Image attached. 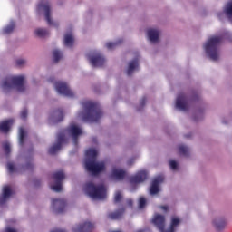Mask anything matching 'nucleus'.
<instances>
[{
	"label": "nucleus",
	"mask_w": 232,
	"mask_h": 232,
	"mask_svg": "<svg viewBox=\"0 0 232 232\" xmlns=\"http://www.w3.org/2000/svg\"><path fill=\"white\" fill-rule=\"evenodd\" d=\"M66 133L72 138L73 144L77 146V139L82 135V129L75 124H71L67 130H61L57 135L56 143L49 149L50 155H55V153L61 150L63 144H66L68 140V139H66Z\"/></svg>",
	"instance_id": "nucleus-1"
},
{
	"label": "nucleus",
	"mask_w": 232,
	"mask_h": 232,
	"mask_svg": "<svg viewBox=\"0 0 232 232\" xmlns=\"http://www.w3.org/2000/svg\"><path fill=\"white\" fill-rule=\"evenodd\" d=\"M82 106L83 111L79 112L78 117L83 120L84 122H99V120L102 118V110L96 102H83Z\"/></svg>",
	"instance_id": "nucleus-2"
},
{
	"label": "nucleus",
	"mask_w": 232,
	"mask_h": 232,
	"mask_svg": "<svg viewBox=\"0 0 232 232\" xmlns=\"http://www.w3.org/2000/svg\"><path fill=\"white\" fill-rule=\"evenodd\" d=\"M86 160H85V169L92 173V175H99V173H102L104 169H106V162L97 160V150L89 149L86 151Z\"/></svg>",
	"instance_id": "nucleus-3"
},
{
	"label": "nucleus",
	"mask_w": 232,
	"mask_h": 232,
	"mask_svg": "<svg viewBox=\"0 0 232 232\" xmlns=\"http://www.w3.org/2000/svg\"><path fill=\"white\" fill-rule=\"evenodd\" d=\"M1 88L5 93L15 88L21 93L26 92V81L24 76H8L2 81Z\"/></svg>",
	"instance_id": "nucleus-4"
},
{
	"label": "nucleus",
	"mask_w": 232,
	"mask_h": 232,
	"mask_svg": "<svg viewBox=\"0 0 232 232\" xmlns=\"http://www.w3.org/2000/svg\"><path fill=\"white\" fill-rule=\"evenodd\" d=\"M220 43H222V36H211L208 39L203 45L207 57H209L211 61H218L220 59Z\"/></svg>",
	"instance_id": "nucleus-5"
},
{
	"label": "nucleus",
	"mask_w": 232,
	"mask_h": 232,
	"mask_svg": "<svg viewBox=\"0 0 232 232\" xmlns=\"http://www.w3.org/2000/svg\"><path fill=\"white\" fill-rule=\"evenodd\" d=\"M84 191L94 200H104L106 198V187L102 184L95 186L92 182H89L85 184Z\"/></svg>",
	"instance_id": "nucleus-6"
},
{
	"label": "nucleus",
	"mask_w": 232,
	"mask_h": 232,
	"mask_svg": "<svg viewBox=\"0 0 232 232\" xmlns=\"http://www.w3.org/2000/svg\"><path fill=\"white\" fill-rule=\"evenodd\" d=\"M198 96L197 93H193L191 97L186 96L184 93H179L176 100V108L180 111H188L189 109V101H197Z\"/></svg>",
	"instance_id": "nucleus-7"
},
{
	"label": "nucleus",
	"mask_w": 232,
	"mask_h": 232,
	"mask_svg": "<svg viewBox=\"0 0 232 232\" xmlns=\"http://www.w3.org/2000/svg\"><path fill=\"white\" fill-rule=\"evenodd\" d=\"M87 59L93 68H101V66H104L106 63V59L102 53L98 51H92L87 53Z\"/></svg>",
	"instance_id": "nucleus-8"
},
{
	"label": "nucleus",
	"mask_w": 232,
	"mask_h": 232,
	"mask_svg": "<svg viewBox=\"0 0 232 232\" xmlns=\"http://www.w3.org/2000/svg\"><path fill=\"white\" fill-rule=\"evenodd\" d=\"M37 10H38V14H41L42 12H44L45 21L49 24V26H54L55 28L59 26V24L52 21V17H51L52 6L50 5V3L46 2L45 4H39Z\"/></svg>",
	"instance_id": "nucleus-9"
},
{
	"label": "nucleus",
	"mask_w": 232,
	"mask_h": 232,
	"mask_svg": "<svg viewBox=\"0 0 232 232\" xmlns=\"http://www.w3.org/2000/svg\"><path fill=\"white\" fill-rule=\"evenodd\" d=\"M52 179L55 181V185H51V189L56 193H61L63 190V180H64V172H54Z\"/></svg>",
	"instance_id": "nucleus-10"
},
{
	"label": "nucleus",
	"mask_w": 232,
	"mask_h": 232,
	"mask_svg": "<svg viewBox=\"0 0 232 232\" xmlns=\"http://www.w3.org/2000/svg\"><path fill=\"white\" fill-rule=\"evenodd\" d=\"M212 226L216 231H224L227 226V220L224 215L217 214L212 218Z\"/></svg>",
	"instance_id": "nucleus-11"
},
{
	"label": "nucleus",
	"mask_w": 232,
	"mask_h": 232,
	"mask_svg": "<svg viewBox=\"0 0 232 232\" xmlns=\"http://www.w3.org/2000/svg\"><path fill=\"white\" fill-rule=\"evenodd\" d=\"M54 88L60 95L64 97H73V91L70 90L68 84L64 82H56L54 83Z\"/></svg>",
	"instance_id": "nucleus-12"
},
{
	"label": "nucleus",
	"mask_w": 232,
	"mask_h": 232,
	"mask_svg": "<svg viewBox=\"0 0 232 232\" xmlns=\"http://www.w3.org/2000/svg\"><path fill=\"white\" fill-rule=\"evenodd\" d=\"M52 208L53 213H56L57 215L64 213L66 201L64 199H53Z\"/></svg>",
	"instance_id": "nucleus-13"
},
{
	"label": "nucleus",
	"mask_w": 232,
	"mask_h": 232,
	"mask_svg": "<svg viewBox=\"0 0 232 232\" xmlns=\"http://www.w3.org/2000/svg\"><path fill=\"white\" fill-rule=\"evenodd\" d=\"M152 222L158 227L159 231L166 232L164 229L166 227V218L163 215L156 214Z\"/></svg>",
	"instance_id": "nucleus-14"
},
{
	"label": "nucleus",
	"mask_w": 232,
	"mask_h": 232,
	"mask_svg": "<svg viewBox=\"0 0 232 232\" xmlns=\"http://www.w3.org/2000/svg\"><path fill=\"white\" fill-rule=\"evenodd\" d=\"M146 179H148V172H146L145 170H141L138 172L135 176H131L130 178V183L131 184V186H133L134 184H140V182H144Z\"/></svg>",
	"instance_id": "nucleus-15"
},
{
	"label": "nucleus",
	"mask_w": 232,
	"mask_h": 232,
	"mask_svg": "<svg viewBox=\"0 0 232 232\" xmlns=\"http://www.w3.org/2000/svg\"><path fill=\"white\" fill-rule=\"evenodd\" d=\"M164 182V176H157L150 186V195H157L160 191V188H159V184Z\"/></svg>",
	"instance_id": "nucleus-16"
},
{
	"label": "nucleus",
	"mask_w": 232,
	"mask_h": 232,
	"mask_svg": "<svg viewBox=\"0 0 232 232\" xmlns=\"http://www.w3.org/2000/svg\"><path fill=\"white\" fill-rule=\"evenodd\" d=\"M95 225L90 221H86L81 225H78L73 228L74 232H90L93 231Z\"/></svg>",
	"instance_id": "nucleus-17"
},
{
	"label": "nucleus",
	"mask_w": 232,
	"mask_h": 232,
	"mask_svg": "<svg viewBox=\"0 0 232 232\" xmlns=\"http://www.w3.org/2000/svg\"><path fill=\"white\" fill-rule=\"evenodd\" d=\"M147 36L150 43H159V37H160V30L155 28H149L147 30Z\"/></svg>",
	"instance_id": "nucleus-18"
},
{
	"label": "nucleus",
	"mask_w": 232,
	"mask_h": 232,
	"mask_svg": "<svg viewBox=\"0 0 232 232\" xmlns=\"http://www.w3.org/2000/svg\"><path fill=\"white\" fill-rule=\"evenodd\" d=\"M63 119H64V113L61 109L53 111L49 117V121L50 122H53V124H57V122L63 121Z\"/></svg>",
	"instance_id": "nucleus-19"
},
{
	"label": "nucleus",
	"mask_w": 232,
	"mask_h": 232,
	"mask_svg": "<svg viewBox=\"0 0 232 232\" xmlns=\"http://www.w3.org/2000/svg\"><path fill=\"white\" fill-rule=\"evenodd\" d=\"M111 179L117 182L124 180V179H126V170L117 168L112 169Z\"/></svg>",
	"instance_id": "nucleus-20"
},
{
	"label": "nucleus",
	"mask_w": 232,
	"mask_h": 232,
	"mask_svg": "<svg viewBox=\"0 0 232 232\" xmlns=\"http://www.w3.org/2000/svg\"><path fill=\"white\" fill-rule=\"evenodd\" d=\"M224 15H227V19L230 21V23H232V1L226 5L224 13L218 14V17L220 19V21H222Z\"/></svg>",
	"instance_id": "nucleus-21"
},
{
	"label": "nucleus",
	"mask_w": 232,
	"mask_h": 232,
	"mask_svg": "<svg viewBox=\"0 0 232 232\" xmlns=\"http://www.w3.org/2000/svg\"><path fill=\"white\" fill-rule=\"evenodd\" d=\"M10 197H12V189L8 186L4 187L2 196L0 197V206L6 204Z\"/></svg>",
	"instance_id": "nucleus-22"
},
{
	"label": "nucleus",
	"mask_w": 232,
	"mask_h": 232,
	"mask_svg": "<svg viewBox=\"0 0 232 232\" xmlns=\"http://www.w3.org/2000/svg\"><path fill=\"white\" fill-rule=\"evenodd\" d=\"M13 124H14L13 119H9L2 121L0 123V131L2 133H8V131H10V126H12Z\"/></svg>",
	"instance_id": "nucleus-23"
},
{
	"label": "nucleus",
	"mask_w": 232,
	"mask_h": 232,
	"mask_svg": "<svg viewBox=\"0 0 232 232\" xmlns=\"http://www.w3.org/2000/svg\"><path fill=\"white\" fill-rule=\"evenodd\" d=\"M139 68V59L135 58L134 60L129 62L127 75L130 76L133 74V72Z\"/></svg>",
	"instance_id": "nucleus-24"
},
{
	"label": "nucleus",
	"mask_w": 232,
	"mask_h": 232,
	"mask_svg": "<svg viewBox=\"0 0 232 232\" xmlns=\"http://www.w3.org/2000/svg\"><path fill=\"white\" fill-rule=\"evenodd\" d=\"M178 150H179V155H182V157H189V155L191 153V149H189V147H188L184 144L179 145Z\"/></svg>",
	"instance_id": "nucleus-25"
},
{
	"label": "nucleus",
	"mask_w": 232,
	"mask_h": 232,
	"mask_svg": "<svg viewBox=\"0 0 232 232\" xmlns=\"http://www.w3.org/2000/svg\"><path fill=\"white\" fill-rule=\"evenodd\" d=\"M124 208H121L115 212H111L108 215V217L111 218V220H119L122 218V215H124Z\"/></svg>",
	"instance_id": "nucleus-26"
},
{
	"label": "nucleus",
	"mask_w": 232,
	"mask_h": 232,
	"mask_svg": "<svg viewBox=\"0 0 232 232\" xmlns=\"http://www.w3.org/2000/svg\"><path fill=\"white\" fill-rule=\"evenodd\" d=\"M74 42H75V40L73 38V34H67L64 35L63 44L67 48H72V46H73Z\"/></svg>",
	"instance_id": "nucleus-27"
},
{
	"label": "nucleus",
	"mask_w": 232,
	"mask_h": 232,
	"mask_svg": "<svg viewBox=\"0 0 232 232\" xmlns=\"http://www.w3.org/2000/svg\"><path fill=\"white\" fill-rule=\"evenodd\" d=\"M179 224H180V219H179V218H171L170 227L166 230V232H175V227H177Z\"/></svg>",
	"instance_id": "nucleus-28"
},
{
	"label": "nucleus",
	"mask_w": 232,
	"mask_h": 232,
	"mask_svg": "<svg viewBox=\"0 0 232 232\" xmlns=\"http://www.w3.org/2000/svg\"><path fill=\"white\" fill-rule=\"evenodd\" d=\"M34 34L37 37H48V35H50V32L44 28L36 29Z\"/></svg>",
	"instance_id": "nucleus-29"
},
{
	"label": "nucleus",
	"mask_w": 232,
	"mask_h": 232,
	"mask_svg": "<svg viewBox=\"0 0 232 232\" xmlns=\"http://www.w3.org/2000/svg\"><path fill=\"white\" fill-rule=\"evenodd\" d=\"M18 136H19V144H20V146H24V139L26 138V131H24V129L23 127H21L19 129Z\"/></svg>",
	"instance_id": "nucleus-30"
},
{
	"label": "nucleus",
	"mask_w": 232,
	"mask_h": 232,
	"mask_svg": "<svg viewBox=\"0 0 232 232\" xmlns=\"http://www.w3.org/2000/svg\"><path fill=\"white\" fill-rule=\"evenodd\" d=\"M53 59L54 63H59L63 59V52L58 49L53 51Z\"/></svg>",
	"instance_id": "nucleus-31"
},
{
	"label": "nucleus",
	"mask_w": 232,
	"mask_h": 232,
	"mask_svg": "<svg viewBox=\"0 0 232 232\" xmlns=\"http://www.w3.org/2000/svg\"><path fill=\"white\" fill-rule=\"evenodd\" d=\"M14 28H15V23L14 21H11L10 24L5 27L3 32L5 34H12V32H14Z\"/></svg>",
	"instance_id": "nucleus-32"
},
{
	"label": "nucleus",
	"mask_w": 232,
	"mask_h": 232,
	"mask_svg": "<svg viewBox=\"0 0 232 232\" xmlns=\"http://www.w3.org/2000/svg\"><path fill=\"white\" fill-rule=\"evenodd\" d=\"M121 43L122 39H120L114 43L109 42L106 44V48H108V50H115V47L119 46V44H121Z\"/></svg>",
	"instance_id": "nucleus-33"
},
{
	"label": "nucleus",
	"mask_w": 232,
	"mask_h": 232,
	"mask_svg": "<svg viewBox=\"0 0 232 232\" xmlns=\"http://www.w3.org/2000/svg\"><path fill=\"white\" fill-rule=\"evenodd\" d=\"M16 66L18 68H23L24 66H26L28 64V60L24 58H19L15 61Z\"/></svg>",
	"instance_id": "nucleus-34"
},
{
	"label": "nucleus",
	"mask_w": 232,
	"mask_h": 232,
	"mask_svg": "<svg viewBox=\"0 0 232 232\" xmlns=\"http://www.w3.org/2000/svg\"><path fill=\"white\" fill-rule=\"evenodd\" d=\"M138 208L139 209H144L146 208V199L144 197L139 198Z\"/></svg>",
	"instance_id": "nucleus-35"
},
{
	"label": "nucleus",
	"mask_w": 232,
	"mask_h": 232,
	"mask_svg": "<svg viewBox=\"0 0 232 232\" xmlns=\"http://www.w3.org/2000/svg\"><path fill=\"white\" fill-rule=\"evenodd\" d=\"M3 149H4L5 155H10L11 147H10V143L8 141L3 143Z\"/></svg>",
	"instance_id": "nucleus-36"
},
{
	"label": "nucleus",
	"mask_w": 232,
	"mask_h": 232,
	"mask_svg": "<svg viewBox=\"0 0 232 232\" xmlns=\"http://www.w3.org/2000/svg\"><path fill=\"white\" fill-rule=\"evenodd\" d=\"M20 117L23 121H26V117H28V109L24 108L20 113Z\"/></svg>",
	"instance_id": "nucleus-37"
},
{
	"label": "nucleus",
	"mask_w": 232,
	"mask_h": 232,
	"mask_svg": "<svg viewBox=\"0 0 232 232\" xmlns=\"http://www.w3.org/2000/svg\"><path fill=\"white\" fill-rule=\"evenodd\" d=\"M120 200H122V194L121 191H117L114 196V203L117 204Z\"/></svg>",
	"instance_id": "nucleus-38"
},
{
	"label": "nucleus",
	"mask_w": 232,
	"mask_h": 232,
	"mask_svg": "<svg viewBox=\"0 0 232 232\" xmlns=\"http://www.w3.org/2000/svg\"><path fill=\"white\" fill-rule=\"evenodd\" d=\"M169 167L170 169H172L173 170L177 169L179 164L177 163V161L171 160L169 161Z\"/></svg>",
	"instance_id": "nucleus-39"
},
{
	"label": "nucleus",
	"mask_w": 232,
	"mask_h": 232,
	"mask_svg": "<svg viewBox=\"0 0 232 232\" xmlns=\"http://www.w3.org/2000/svg\"><path fill=\"white\" fill-rule=\"evenodd\" d=\"M7 169H8L9 173H14V163H7Z\"/></svg>",
	"instance_id": "nucleus-40"
},
{
	"label": "nucleus",
	"mask_w": 232,
	"mask_h": 232,
	"mask_svg": "<svg viewBox=\"0 0 232 232\" xmlns=\"http://www.w3.org/2000/svg\"><path fill=\"white\" fill-rule=\"evenodd\" d=\"M24 169H34V163L29 162L24 166Z\"/></svg>",
	"instance_id": "nucleus-41"
},
{
	"label": "nucleus",
	"mask_w": 232,
	"mask_h": 232,
	"mask_svg": "<svg viewBox=\"0 0 232 232\" xmlns=\"http://www.w3.org/2000/svg\"><path fill=\"white\" fill-rule=\"evenodd\" d=\"M145 105H146V97H143L140 102V108H144Z\"/></svg>",
	"instance_id": "nucleus-42"
},
{
	"label": "nucleus",
	"mask_w": 232,
	"mask_h": 232,
	"mask_svg": "<svg viewBox=\"0 0 232 232\" xmlns=\"http://www.w3.org/2000/svg\"><path fill=\"white\" fill-rule=\"evenodd\" d=\"M127 204L130 208H133V200L132 199H127Z\"/></svg>",
	"instance_id": "nucleus-43"
},
{
	"label": "nucleus",
	"mask_w": 232,
	"mask_h": 232,
	"mask_svg": "<svg viewBox=\"0 0 232 232\" xmlns=\"http://www.w3.org/2000/svg\"><path fill=\"white\" fill-rule=\"evenodd\" d=\"M5 232H17V230L8 227L5 228Z\"/></svg>",
	"instance_id": "nucleus-44"
},
{
	"label": "nucleus",
	"mask_w": 232,
	"mask_h": 232,
	"mask_svg": "<svg viewBox=\"0 0 232 232\" xmlns=\"http://www.w3.org/2000/svg\"><path fill=\"white\" fill-rule=\"evenodd\" d=\"M133 162H135V160L132 158V159H130V160L127 161V164H128V166H131V164H133Z\"/></svg>",
	"instance_id": "nucleus-45"
},
{
	"label": "nucleus",
	"mask_w": 232,
	"mask_h": 232,
	"mask_svg": "<svg viewBox=\"0 0 232 232\" xmlns=\"http://www.w3.org/2000/svg\"><path fill=\"white\" fill-rule=\"evenodd\" d=\"M51 232H66V231H64L63 229L55 228V229L52 230Z\"/></svg>",
	"instance_id": "nucleus-46"
},
{
	"label": "nucleus",
	"mask_w": 232,
	"mask_h": 232,
	"mask_svg": "<svg viewBox=\"0 0 232 232\" xmlns=\"http://www.w3.org/2000/svg\"><path fill=\"white\" fill-rule=\"evenodd\" d=\"M160 208L163 209V211H168V206H161Z\"/></svg>",
	"instance_id": "nucleus-47"
},
{
	"label": "nucleus",
	"mask_w": 232,
	"mask_h": 232,
	"mask_svg": "<svg viewBox=\"0 0 232 232\" xmlns=\"http://www.w3.org/2000/svg\"><path fill=\"white\" fill-rule=\"evenodd\" d=\"M185 137H186L187 139H189V137H191V134H187V135H185Z\"/></svg>",
	"instance_id": "nucleus-48"
},
{
	"label": "nucleus",
	"mask_w": 232,
	"mask_h": 232,
	"mask_svg": "<svg viewBox=\"0 0 232 232\" xmlns=\"http://www.w3.org/2000/svg\"><path fill=\"white\" fill-rule=\"evenodd\" d=\"M93 142H97V139L93 138L92 139Z\"/></svg>",
	"instance_id": "nucleus-49"
},
{
	"label": "nucleus",
	"mask_w": 232,
	"mask_h": 232,
	"mask_svg": "<svg viewBox=\"0 0 232 232\" xmlns=\"http://www.w3.org/2000/svg\"><path fill=\"white\" fill-rule=\"evenodd\" d=\"M137 232H144V230H138Z\"/></svg>",
	"instance_id": "nucleus-50"
},
{
	"label": "nucleus",
	"mask_w": 232,
	"mask_h": 232,
	"mask_svg": "<svg viewBox=\"0 0 232 232\" xmlns=\"http://www.w3.org/2000/svg\"><path fill=\"white\" fill-rule=\"evenodd\" d=\"M194 121H196V122H198V120H197L196 118H194Z\"/></svg>",
	"instance_id": "nucleus-51"
},
{
	"label": "nucleus",
	"mask_w": 232,
	"mask_h": 232,
	"mask_svg": "<svg viewBox=\"0 0 232 232\" xmlns=\"http://www.w3.org/2000/svg\"><path fill=\"white\" fill-rule=\"evenodd\" d=\"M138 111H140V109H138Z\"/></svg>",
	"instance_id": "nucleus-52"
}]
</instances>
